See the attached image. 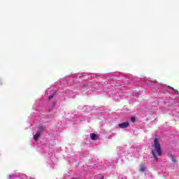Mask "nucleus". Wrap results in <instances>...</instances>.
Listing matches in <instances>:
<instances>
[{"mask_svg": "<svg viewBox=\"0 0 179 179\" xmlns=\"http://www.w3.org/2000/svg\"><path fill=\"white\" fill-rule=\"evenodd\" d=\"M152 155L156 162H159V158L157 156H162V147L160 146V143L159 142V139L155 138L154 139V144L152 145Z\"/></svg>", "mask_w": 179, "mask_h": 179, "instance_id": "nucleus-1", "label": "nucleus"}, {"mask_svg": "<svg viewBox=\"0 0 179 179\" xmlns=\"http://www.w3.org/2000/svg\"><path fill=\"white\" fill-rule=\"evenodd\" d=\"M119 128H120L121 129H124V128H128V127H129V122H124L122 124H118Z\"/></svg>", "mask_w": 179, "mask_h": 179, "instance_id": "nucleus-2", "label": "nucleus"}, {"mask_svg": "<svg viewBox=\"0 0 179 179\" xmlns=\"http://www.w3.org/2000/svg\"><path fill=\"white\" fill-rule=\"evenodd\" d=\"M41 136V134L38 132L34 136V139L36 141V142H37V141H38V138H40Z\"/></svg>", "mask_w": 179, "mask_h": 179, "instance_id": "nucleus-3", "label": "nucleus"}, {"mask_svg": "<svg viewBox=\"0 0 179 179\" xmlns=\"http://www.w3.org/2000/svg\"><path fill=\"white\" fill-rule=\"evenodd\" d=\"M45 129V127H44V126H40L38 128V133L41 134V132H44Z\"/></svg>", "mask_w": 179, "mask_h": 179, "instance_id": "nucleus-4", "label": "nucleus"}, {"mask_svg": "<svg viewBox=\"0 0 179 179\" xmlns=\"http://www.w3.org/2000/svg\"><path fill=\"white\" fill-rule=\"evenodd\" d=\"M90 138L92 141H96L97 139V135L96 134H90Z\"/></svg>", "mask_w": 179, "mask_h": 179, "instance_id": "nucleus-5", "label": "nucleus"}, {"mask_svg": "<svg viewBox=\"0 0 179 179\" xmlns=\"http://www.w3.org/2000/svg\"><path fill=\"white\" fill-rule=\"evenodd\" d=\"M170 160H171V162H173V163H176V162H177V159H176V157H174V155H170L169 157Z\"/></svg>", "mask_w": 179, "mask_h": 179, "instance_id": "nucleus-6", "label": "nucleus"}, {"mask_svg": "<svg viewBox=\"0 0 179 179\" xmlns=\"http://www.w3.org/2000/svg\"><path fill=\"white\" fill-rule=\"evenodd\" d=\"M145 170H146V167L143 166H140V171H141L142 173H143V171H145Z\"/></svg>", "mask_w": 179, "mask_h": 179, "instance_id": "nucleus-7", "label": "nucleus"}, {"mask_svg": "<svg viewBox=\"0 0 179 179\" xmlns=\"http://www.w3.org/2000/svg\"><path fill=\"white\" fill-rule=\"evenodd\" d=\"M172 90H173L176 94H179L178 90L174 89V87H173V88H172Z\"/></svg>", "mask_w": 179, "mask_h": 179, "instance_id": "nucleus-8", "label": "nucleus"}, {"mask_svg": "<svg viewBox=\"0 0 179 179\" xmlns=\"http://www.w3.org/2000/svg\"><path fill=\"white\" fill-rule=\"evenodd\" d=\"M131 122H135L136 121V118L135 117H131Z\"/></svg>", "mask_w": 179, "mask_h": 179, "instance_id": "nucleus-9", "label": "nucleus"}, {"mask_svg": "<svg viewBox=\"0 0 179 179\" xmlns=\"http://www.w3.org/2000/svg\"><path fill=\"white\" fill-rule=\"evenodd\" d=\"M173 87H171V86H170V85H168V86H167V89H171V90H173Z\"/></svg>", "mask_w": 179, "mask_h": 179, "instance_id": "nucleus-10", "label": "nucleus"}, {"mask_svg": "<svg viewBox=\"0 0 179 179\" xmlns=\"http://www.w3.org/2000/svg\"><path fill=\"white\" fill-rule=\"evenodd\" d=\"M52 97H54V95H50L49 96V100H51L52 99Z\"/></svg>", "mask_w": 179, "mask_h": 179, "instance_id": "nucleus-11", "label": "nucleus"}, {"mask_svg": "<svg viewBox=\"0 0 179 179\" xmlns=\"http://www.w3.org/2000/svg\"><path fill=\"white\" fill-rule=\"evenodd\" d=\"M13 177V175H9V176H8V178L9 179L12 178Z\"/></svg>", "mask_w": 179, "mask_h": 179, "instance_id": "nucleus-12", "label": "nucleus"}, {"mask_svg": "<svg viewBox=\"0 0 179 179\" xmlns=\"http://www.w3.org/2000/svg\"><path fill=\"white\" fill-rule=\"evenodd\" d=\"M0 85H2V79H0Z\"/></svg>", "mask_w": 179, "mask_h": 179, "instance_id": "nucleus-13", "label": "nucleus"}]
</instances>
